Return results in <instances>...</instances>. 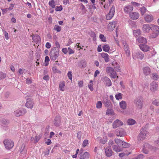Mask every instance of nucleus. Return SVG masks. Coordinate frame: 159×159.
Here are the masks:
<instances>
[{"label": "nucleus", "mask_w": 159, "mask_h": 159, "mask_svg": "<svg viewBox=\"0 0 159 159\" xmlns=\"http://www.w3.org/2000/svg\"><path fill=\"white\" fill-rule=\"evenodd\" d=\"M151 30L152 33L150 35V38H154L157 37L159 34V26L156 25L152 24Z\"/></svg>", "instance_id": "obj_1"}, {"label": "nucleus", "mask_w": 159, "mask_h": 159, "mask_svg": "<svg viewBox=\"0 0 159 159\" xmlns=\"http://www.w3.org/2000/svg\"><path fill=\"white\" fill-rule=\"evenodd\" d=\"M59 50L52 48L50 52V57L51 60L55 61L59 56Z\"/></svg>", "instance_id": "obj_2"}, {"label": "nucleus", "mask_w": 159, "mask_h": 159, "mask_svg": "<svg viewBox=\"0 0 159 159\" xmlns=\"http://www.w3.org/2000/svg\"><path fill=\"white\" fill-rule=\"evenodd\" d=\"M106 71L111 78L114 79L116 77L118 78V76H117L116 71L113 68L110 66L107 67L106 69Z\"/></svg>", "instance_id": "obj_3"}, {"label": "nucleus", "mask_w": 159, "mask_h": 159, "mask_svg": "<svg viewBox=\"0 0 159 159\" xmlns=\"http://www.w3.org/2000/svg\"><path fill=\"white\" fill-rule=\"evenodd\" d=\"M148 134V132L147 131L146 129H142L138 136V141H143L145 139Z\"/></svg>", "instance_id": "obj_4"}, {"label": "nucleus", "mask_w": 159, "mask_h": 159, "mask_svg": "<svg viewBox=\"0 0 159 159\" xmlns=\"http://www.w3.org/2000/svg\"><path fill=\"white\" fill-rule=\"evenodd\" d=\"M3 143L5 148L7 149L12 148L14 145L13 141L10 139H6L3 141Z\"/></svg>", "instance_id": "obj_5"}, {"label": "nucleus", "mask_w": 159, "mask_h": 159, "mask_svg": "<svg viewBox=\"0 0 159 159\" xmlns=\"http://www.w3.org/2000/svg\"><path fill=\"white\" fill-rule=\"evenodd\" d=\"M134 103L138 109H141L143 105V100L141 97L136 98L134 100Z\"/></svg>", "instance_id": "obj_6"}, {"label": "nucleus", "mask_w": 159, "mask_h": 159, "mask_svg": "<svg viewBox=\"0 0 159 159\" xmlns=\"http://www.w3.org/2000/svg\"><path fill=\"white\" fill-rule=\"evenodd\" d=\"M132 55L134 59H139L141 60H142L144 57V55L143 53L140 51L134 52Z\"/></svg>", "instance_id": "obj_7"}, {"label": "nucleus", "mask_w": 159, "mask_h": 159, "mask_svg": "<svg viewBox=\"0 0 159 159\" xmlns=\"http://www.w3.org/2000/svg\"><path fill=\"white\" fill-rule=\"evenodd\" d=\"M152 24H144L142 27V30L144 33H147L150 32L152 26Z\"/></svg>", "instance_id": "obj_8"}, {"label": "nucleus", "mask_w": 159, "mask_h": 159, "mask_svg": "<svg viewBox=\"0 0 159 159\" xmlns=\"http://www.w3.org/2000/svg\"><path fill=\"white\" fill-rule=\"evenodd\" d=\"M105 154L106 156L110 157L111 156L113 153L111 147H107L104 148Z\"/></svg>", "instance_id": "obj_9"}, {"label": "nucleus", "mask_w": 159, "mask_h": 159, "mask_svg": "<svg viewBox=\"0 0 159 159\" xmlns=\"http://www.w3.org/2000/svg\"><path fill=\"white\" fill-rule=\"evenodd\" d=\"M26 111L25 110H21L18 109L16 110L14 112V115L17 117L20 116L25 114L26 113Z\"/></svg>", "instance_id": "obj_10"}, {"label": "nucleus", "mask_w": 159, "mask_h": 159, "mask_svg": "<svg viewBox=\"0 0 159 159\" xmlns=\"http://www.w3.org/2000/svg\"><path fill=\"white\" fill-rule=\"evenodd\" d=\"M139 48L143 52H147L149 51L150 48L149 46L145 44H140L139 45Z\"/></svg>", "instance_id": "obj_11"}, {"label": "nucleus", "mask_w": 159, "mask_h": 159, "mask_svg": "<svg viewBox=\"0 0 159 159\" xmlns=\"http://www.w3.org/2000/svg\"><path fill=\"white\" fill-rule=\"evenodd\" d=\"M34 102L30 98H27L25 103V106L31 109L33 108Z\"/></svg>", "instance_id": "obj_12"}, {"label": "nucleus", "mask_w": 159, "mask_h": 159, "mask_svg": "<svg viewBox=\"0 0 159 159\" xmlns=\"http://www.w3.org/2000/svg\"><path fill=\"white\" fill-rule=\"evenodd\" d=\"M116 135L118 136L122 137L126 135L125 132L123 129L120 128L116 130Z\"/></svg>", "instance_id": "obj_13"}, {"label": "nucleus", "mask_w": 159, "mask_h": 159, "mask_svg": "<svg viewBox=\"0 0 159 159\" xmlns=\"http://www.w3.org/2000/svg\"><path fill=\"white\" fill-rule=\"evenodd\" d=\"M123 123L119 120H116L112 124L113 128L114 129L122 125Z\"/></svg>", "instance_id": "obj_14"}, {"label": "nucleus", "mask_w": 159, "mask_h": 159, "mask_svg": "<svg viewBox=\"0 0 159 159\" xmlns=\"http://www.w3.org/2000/svg\"><path fill=\"white\" fill-rule=\"evenodd\" d=\"M104 84L107 86H110L111 85V82L110 80L107 77H104L102 79Z\"/></svg>", "instance_id": "obj_15"}, {"label": "nucleus", "mask_w": 159, "mask_h": 159, "mask_svg": "<svg viewBox=\"0 0 159 159\" xmlns=\"http://www.w3.org/2000/svg\"><path fill=\"white\" fill-rule=\"evenodd\" d=\"M153 16L149 14H146L144 17V19L147 23H150L153 20Z\"/></svg>", "instance_id": "obj_16"}, {"label": "nucleus", "mask_w": 159, "mask_h": 159, "mask_svg": "<svg viewBox=\"0 0 159 159\" xmlns=\"http://www.w3.org/2000/svg\"><path fill=\"white\" fill-rule=\"evenodd\" d=\"M157 84L156 82H152L150 84V90L153 92H155L157 90Z\"/></svg>", "instance_id": "obj_17"}, {"label": "nucleus", "mask_w": 159, "mask_h": 159, "mask_svg": "<svg viewBox=\"0 0 159 159\" xmlns=\"http://www.w3.org/2000/svg\"><path fill=\"white\" fill-rule=\"evenodd\" d=\"M116 22V21L112 22L109 23L108 25V28L109 30L112 31L115 28Z\"/></svg>", "instance_id": "obj_18"}, {"label": "nucleus", "mask_w": 159, "mask_h": 159, "mask_svg": "<svg viewBox=\"0 0 159 159\" xmlns=\"http://www.w3.org/2000/svg\"><path fill=\"white\" fill-rule=\"evenodd\" d=\"M61 124V119L60 117L57 116L55 117L54 121V124L56 127L59 126Z\"/></svg>", "instance_id": "obj_19"}, {"label": "nucleus", "mask_w": 159, "mask_h": 159, "mask_svg": "<svg viewBox=\"0 0 159 159\" xmlns=\"http://www.w3.org/2000/svg\"><path fill=\"white\" fill-rule=\"evenodd\" d=\"M139 14L137 12H133L129 14L130 17L133 20H136L139 17Z\"/></svg>", "instance_id": "obj_20"}, {"label": "nucleus", "mask_w": 159, "mask_h": 159, "mask_svg": "<svg viewBox=\"0 0 159 159\" xmlns=\"http://www.w3.org/2000/svg\"><path fill=\"white\" fill-rule=\"evenodd\" d=\"M143 71L144 75H148L151 73V70L148 66H146L143 68Z\"/></svg>", "instance_id": "obj_21"}, {"label": "nucleus", "mask_w": 159, "mask_h": 159, "mask_svg": "<svg viewBox=\"0 0 159 159\" xmlns=\"http://www.w3.org/2000/svg\"><path fill=\"white\" fill-rule=\"evenodd\" d=\"M138 42L140 43L146 44L147 43V40L146 38L142 36L139 37L137 39Z\"/></svg>", "instance_id": "obj_22"}, {"label": "nucleus", "mask_w": 159, "mask_h": 159, "mask_svg": "<svg viewBox=\"0 0 159 159\" xmlns=\"http://www.w3.org/2000/svg\"><path fill=\"white\" fill-rule=\"evenodd\" d=\"M115 13V11H109L106 15V19L107 20L111 19L113 17Z\"/></svg>", "instance_id": "obj_23"}, {"label": "nucleus", "mask_w": 159, "mask_h": 159, "mask_svg": "<svg viewBox=\"0 0 159 159\" xmlns=\"http://www.w3.org/2000/svg\"><path fill=\"white\" fill-rule=\"evenodd\" d=\"M112 65L114 67L117 72H120L121 71L120 66L117 62L114 61L112 63Z\"/></svg>", "instance_id": "obj_24"}, {"label": "nucleus", "mask_w": 159, "mask_h": 159, "mask_svg": "<svg viewBox=\"0 0 159 159\" xmlns=\"http://www.w3.org/2000/svg\"><path fill=\"white\" fill-rule=\"evenodd\" d=\"M89 153L86 152L83 154L81 155L80 158V159H88L89 158Z\"/></svg>", "instance_id": "obj_25"}, {"label": "nucleus", "mask_w": 159, "mask_h": 159, "mask_svg": "<svg viewBox=\"0 0 159 159\" xmlns=\"http://www.w3.org/2000/svg\"><path fill=\"white\" fill-rule=\"evenodd\" d=\"M101 56L104 59L105 62H107L109 61V55L107 53H102L101 54Z\"/></svg>", "instance_id": "obj_26"}, {"label": "nucleus", "mask_w": 159, "mask_h": 159, "mask_svg": "<svg viewBox=\"0 0 159 159\" xmlns=\"http://www.w3.org/2000/svg\"><path fill=\"white\" fill-rule=\"evenodd\" d=\"M32 39L33 40L34 42L36 43H37L41 40L40 36L37 34H34L32 35Z\"/></svg>", "instance_id": "obj_27"}, {"label": "nucleus", "mask_w": 159, "mask_h": 159, "mask_svg": "<svg viewBox=\"0 0 159 159\" xmlns=\"http://www.w3.org/2000/svg\"><path fill=\"white\" fill-rule=\"evenodd\" d=\"M145 146L148 147L149 150L152 151L153 152H155L157 150V148L156 147H152L148 144H144V147Z\"/></svg>", "instance_id": "obj_28"}, {"label": "nucleus", "mask_w": 159, "mask_h": 159, "mask_svg": "<svg viewBox=\"0 0 159 159\" xmlns=\"http://www.w3.org/2000/svg\"><path fill=\"white\" fill-rule=\"evenodd\" d=\"M120 107L122 109L125 110L126 108V103L125 101H122L119 103Z\"/></svg>", "instance_id": "obj_29"}, {"label": "nucleus", "mask_w": 159, "mask_h": 159, "mask_svg": "<svg viewBox=\"0 0 159 159\" xmlns=\"http://www.w3.org/2000/svg\"><path fill=\"white\" fill-rule=\"evenodd\" d=\"M105 106L107 107H110L111 106V103L107 98H105L103 100Z\"/></svg>", "instance_id": "obj_30"}, {"label": "nucleus", "mask_w": 159, "mask_h": 159, "mask_svg": "<svg viewBox=\"0 0 159 159\" xmlns=\"http://www.w3.org/2000/svg\"><path fill=\"white\" fill-rule=\"evenodd\" d=\"M133 33L134 35L136 37H137L138 36L141 34V31L139 29L133 31Z\"/></svg>", "instance_id": "obj_31"}, {"label": "nucleus", "mask_w": 159, "mask_h": 159, "mask_svg": "<svg viewBox=\"0 0 159 159\" xmlns=\"http://www.w3.org/2000/svg\"><path fill=\"white\" fill-rule=\"evenodd\" d=\"M124 49L125 50L126 55L129 56L130 55V52L129 50V48L128 45L125 43L124 45Z\"/></svg>", "instance_id": "obj_32"}, {"label": "nucleus", "mask_w": 159, "mask_h": 159, "mask_svg": "<svg viewBox=\"0 0 159 159\" xmlns=\"http://www.w3.org/2000/svg\"><path fill=\"white\" fill-rule=\"evenodd\" d=\"M112 148L114 151L116 152H120L122 151V149L118 147L116 145L113 146Z\"/></svg>", "instance_id": "obj_33"}, {"label": "nucleus", "mask_w": 159, "mask_h": 159, "mask_svg": "<svg viewBox=\"0 0 159 159\" xmlns=\"http://www.w3.org/2000/svg\"><path fill=\"white\" fill-rule=\"evenodd\" d=\"M102 49L104 51L108 52L110 49V47L108 44H105L102 46Z\"/></svg>", "instance_id": "obj_34"}, {"label": "nucleus", "mask_w": 159, "mask_h": 159, "mask_svg": "<svg viewBox=\"0 0 159 159\" xmlns=\"http://www.w3.org/2000/svg\"><path fill=\"white\" fill-rule=\"evenodd\" d=\"M65 85V82H60L59 84L60 90L62 91H64V87Z\"/></svg>", "instance_id": "obj_35"}, {"label": "nucleus", "mask_w": 159, "mask_h": 159, "mask_svg": "<svg viewBox=\"0 0 159 159\" xmlns=\"http://www.w3.org/2000/svg\"><path fill=\"white\" fill-rule=\"evenodd\" d=\"M89 35L93 38V40L95 41L96 39V36L95 33L93 31H91L89 33Z\"/></svg>", "instance_id": "obj_36"}, {"label": "nucleus", "mask_w": 159, "mask_h": 159, "mask_svg": "<svg viewBox=\"0 0 159 159\" xmlns=\"http://www.w3.org/2000/svg\"><path fill=\"white\" fill-rule=\"evenodd\" d=\"M131 153V152H129L128 153H127L125 152L119 154V156L120 157H122L125 155L128 156Z\"/></svg>", "instance_id": "obj_37"}, {"label": "nucleus", "mask_w": 159, "mask_h": 159, "mask_svg": "<svg viewBox=\"0 0 159 159\" xmlns=\"http://www.w3.org/2000/svg\"><path fill=\"white\" fill-rule=\"evenodd\" d=\"M120 146H121L122 147L126 148L129 147V144L126 142L123 141Z\"/></svg>", "instance_id": "obj_38"}, {"label": "nucleus", "mask_w": 159, "mask_h": 159, "mask_svg": "<svg viewBox=\"0 0 159 159\" xmlns=\"http://www.w3.org/2000/svg\"><path fill=\"white\" fill-rule=\"evenodd\" d=\"M93 81L92 80H91L90 81V83L88 85V87L90 90L92 91L93 90Z\"/></svg>", "instance_id": "obj_39"}, {"label": "nucleus", "mask_w": 159, "mask_h": 159, "mask_svg": "<svg viewBox=\"0 0 159 159\" xmlns=\"http://www.w3.org/2000/svg\"><path fill=\"white\" fill-rule=\"evenodd\" d=\"M49 58L48 56H46L45 58V63L44 65L45 66H47L49 63Z\"/></svg>", "instance_id": "obj_40"}, {"label": "nucleus", "mask_w": 159, "mask_h": 159, "mask_svg": "<svg viewBox=\"0 0 159 159\" xmlns=\"http://www.w3.org/2000/svg\"><path fill=\"white\" fill-rule=\"evenodd\" d=\"M135 122V121L133 119H129L127 121V123L129 125H134Z\"/></svg>", "instance_id": "obj_41"}, {"label": "nucleus", "mask_w": 159, "mask_h": 159, "mask_svg": "<svg viewBox=\"0 0 159 159\" xmlns=\"http://www.w3.org/2000/svg\"><path fill=\"white\" fill-rule=\"evenodd\" d=\"M133 10V7L131 5H128L126 6L124 10Z\"/></svg>", "instance_id": "obj_42"}, {"label": "nucleus", "mask_w": 159, "mask_h": 159, "mask_svg": "<svg viewBox=\"0 0 159 159\" xmlns=\"http://www.w3.org/2000/svg\"><path fill=\"white\" fill-rule=\"evenodd\" d=\"M115 141L117 145L120 146L123 141L120 139H115Z\"/></svg>", "instance_id": "obj_43"}, {"label": "nucleus", "mask_w": 159, "mask_h": 159, "mask_svg": "<svg viewBox=\"0 0 159 159\" xmlns=\"http://www.w3.org/2000/svg\"><path fill=\"white\" fill-rule=\"evenodd\" d=\"M122 94L120 93H119L115 95V98L117 100L121 99L122 98Z\"/></svg>", "instance_id": "obj_44"}, {"label": "nucleus", "mask_w": 159, "mask_h": 159, "mask_svg": "<svg viewBox=\"0 0 159 159\" xmlns=\"http://www.w3.org/2000/svg\"><path fill=\"white\" fill-rule=\"evenodd\" d=\"M113 110L112 109H108L106 112V114L107 115H111L113 113Z\"/></svg>", "instance_id": "obj_45"}, {"label": "nucleus", "mask_w": 159, "mask_h": 159, "mask_svg": "<svg viewBox=\"0 0 159 159\" xmlns=\"http://www.w3.org/2000/svg\"><path fill=\"white\" fill-rule=\"evenodd\" d=\"M49 6L52 7V8H54L55 7V2L53 0H52L49 2Z\"/></svg>", "instance_id": "obj_46"}, {"label": "nucleus", "mask_w": 159, "mask_h": 159, "mask_svg": "<svg viewBox=\"0 0 159 159\" xmlns=\"http://www.w3.org/2000/svg\"><path fill=\"white\" fill-rule=\"evenodd\" d=\"M41 136L40 135H37L34 137V142L37 143L41 138Z\"/></svg>", "instance_id": "obj_47"}, {"label": "nucleus", "mask_w": 159, "mask_h": 159, "mask_svg": "<svg viewBox=\"0 0 159 159\" xmlns=\"http://www.w3.org/2000/svg\"><path fill=\"white\" fill-rule=\"evenodd\" d=\"M99 38L103 42H106V38L104 37V35L100 34L99 35Z\"/></svg>", "instance_id": "obj_48"}, {"label": "nucleus", "mask_w": 159, "mask_h": 159, "mask_svg": "<svg viewBox=\"0 0 159 159\" xmlns=\"http://www.w3.org/2000/svg\"><path fill=\"white\" fill-rule=\"evenodd\" d=\"M148 147H147L146 146H145L144 147V145L143 149V152L145 154H148Z\"/></svg>", "instance_id": "obj_49"}, {"label": "nucleus", "mask_w": 159, "mask_h": 159, "mask_svg": "<svg viewBox=\"0 0 159 159\" xmlns=\"http://www.w3.org/2000/svg\"><path fill=\"white\" fill-rule=\"evenodd\" d=\"M52 70L53 72L54 73H61V72L57 69L56 67H54L52 68Z\"/></svg>", "instance_id": "obj_50"}, {"label": "nucleus", "mask_w": 159, "mask_h": 159, "mask_svg": "<svg viewBox=\"0 0 159 159\" xmlns=\"http://www.w3.org/2000/svg\"><path fill=\"white\" fill-rule=\"evenodd\" d=\"M102 103L100 101L98 102L96 104V107L97 108H100L102 107Z\"/></svg>", "instance_id": "obj_51"}, {"label": "nucleus", "mask_w": 159, "mask_h": 159, "mask_svg": "<svg viewBox=\"0 0 159 159\" xmlns=\"http://www.w3.org/2000/svg\"><path fill=\"white\" fill-rule=\"evenodd\" d=\"M88 143V140L87 139L84 140L83 142L82 146L83 147H85Z\"/></svg>", "instance_id": "obj_52"}, {"label": "nucleus", "mask_w": 159, "mask_h": 159, "mask_svg": "<svg viewBox=\"0 0 159 159\" xmlns=\"http://www.w3.org/2000/svg\"><path fill=\"white\" fill-rule=\"evenodd\" d=\"M55 44L56 47L53 48L52 49H57L58 50H59V48L60 47V46L59 42L57 41L55 43Z\"/></svg>", "instance_id": "obj_53"}, {"label": "nucleus", "mask_w": 159, "mask_h": 159, "mask_svg": "<svg viewBox=\"0 0 159 159\" xmlns=\"http://www.w3.org/2000/svg\"><path fill=\"white\" fill-rule=\"evenodd\" d=\"M152 103L155 106H159V101L157 100H155L152 102Z\"/></svg>", "instance_id": "obj_54"}, {"label": "nucleus", "mask_w": 159, "mask_h": 159, "mask_svg": "<svg viewBox=\"0 0 159 159\" xmlns=\"http://www.w3.org/2000/svg\"><path fill=\"white\" fill-rule=\"evenodd\" d=\"M129 24H130L132 27H135L136 26L135 22L132 20L129 21Z\"/></svg>", "instance_id": "obj_55"}, {"label": "nucleus", "mask_w": 159, "mask_h": 159, "mask_svg": "<svg viewBox=\"0 0 159 159\" xmlns=\"http://www.w3.org/2000/svg\"><path fill=\"white\" fill-rule=\"evenodd\" d=\"M6 76V74L3 73H0V79H3L5 78Z\"/></svg>", "instance_id": "obj_56"}, {"label": "nucleus", "mask_w": 159, "mask_h": 159, "mask_svg": "<svg viewBox=\"0 0 159 159\" xmlns=\"http://www.w3.org/2000/svg\"><path fill=\"white\" fill-rule=\"evenodd\" d=\"M131 4L135 7H138L140 5L139 3L135 2H131Z\"/></svg>", "instance_id": "obj_57"}, {"label": "nucleus", "mask_w": 159, "mask_h": 159, "mask_svg": "<svg viewBox=\"0 0 159 159\" xmlns=\"http://www.w3.org/2000/svg\"><path fill=\"white\" fill-rule=\"evenodd\" d=\"M83 81L82 80L79 81L78 84L80 88L84 86Z\"/></svg>", "instance_id": "obj_58"}, {"label": "nucleus", "mask_w": 159, "mask_h": 159, "mask_svg": "<svg viewBox=\"0 0 159 159\" xmlns=\"http://www.w3.org/2000/svg\"><path fill=\"white\" fill-rule=\"evenodd\" d=\"M143 154H140L136 157L133 158L132 159H143Z\"/></svg>", "instance_id": "obj_59"}, {"label": "nucleus", "mask_w": 159, "mask_h": 159, "mask_svg": "<svg viewBox=\"0 0 159 159\" xmlns=\"http://www.w3.org/2000/svg\"><path fill=\"white\" fill-rule=\"evenodd\" d=\"M153 79L155 80H157L159 77L158 75L155 73H153L152 74Z\"/></svg>", "instance_id": "obj_60"}, {"label": "nucleus", "mask_w": 159, "mask_h": 159, "mask_svg": "<svg viewBox=\"0 0 159 159\" xmlns=\"http://www.w3.org/2000/svg\"><path fill=\"white\" fill-rule=\"evenodd\" d=\"M82 136V133L80 131L77 133V137L79 140H80Z\"/></svg>", "instance_id": "obj_61"}, {"label": "nucleus", "mask_w": 159, "mask_h": 159, "mask_svg": "<svg viewBox=\"0 0 159 159\" xmlns=\"http://www.w3.org/2000/svg\"><path fill=\"white\" fill-rule=\"evenodd\" d=\"M67 76L69 79L71 80H72V75L71 71H69L67 74Z\"/></svg>", "instance_id": "obj_62"}, {"label": "nucleus", "mask_w": 159, "mask_h": 159, "mask_svg": "<svg viewBox=\"0 0 159 159\" xmlns=\"http://www.w3.org/2000/svg\"><path fill=\"white\" fill-rule=\"evenodd\" d=\"M2 123L4 125H7L9 123V122L7 120L4 119L2 120Z\"/></svg>", "instance_id": "obj_63"}, {"label": "nucleus", "mask_w": 159, "mask_h": 159, "mask_svg": "<svg viewBox=\"0 0 159 159\" xmlns=\"http://www.w3.org/2000/svg\"><path fill=\"white\" fill-rule=\"evenodd\" d=\"M56 27L54 28V29L56 30L57 32H60L61 30V27L58 25H56Z\"/></svg>", "instance_id": "obj_64"}]
</instances>
